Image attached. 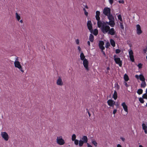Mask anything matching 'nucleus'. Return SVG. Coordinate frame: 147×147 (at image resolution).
Masks as SVG:
<instances>
[{
    "mask_svg": "<svg viewBox=\"0 0 147 147\" xmlns=\"http://www.w3.org/2000/svg\"><path fill=\"white\" fill-rule=\"evenodd\" d=\"M101 52L102 53H103V54L104 55V56L105 57H106V54H105V53L104 52V51H103V50H101Z\"/></svg>",
    "mask_w": 147,
    "mask_h": 147,
    "instance_id": "49530a36",
    "label": "nucleus"
},
{
    "mask_svg": "<svg viewBox=\"0 0 147 147\" xmlns=\"http://www.w3.org/2000/svg\"><path fill=\"white\" fill-rule=\"evenodd\" d=\"M139 147H143V146L141 145H140L139 146Z\"/></svg>",
    "mask_w": 147,
    "mask_h": 147,
    "instance_id": "774afa93",
    "label": "nucleus"
},
{
    "mask_svg": "<svg viewBox=\"0 0 147 147\" xmlns=\"http://www.w3.org/2000/svg\"><path fill=\"white\" fill-rule=\"evenodd\" d=\"M104 45V42L103 41H100L99 43V47L100 49L101 50H103L105 49L103 45Z\"/></svg>",
    "mask_w": 147,
    "mask_h": 147,
    "instance_id": "ddd939ff",
    "label": "nucleus"
},
{
    "mask_svg": "<svg viewBox=\"0 0 147 147\" xmlns=\"http://www.w3.org/2000/svg\"><path fill=\"white\" fill-rule=\"evenodd\" d=\"M129 53L130 60L132 61V62H134V56L133 55V52L132 50H131L129 51Z\"/></svg>",
    "mask_w": 147,
    "mask_h": 147,
    "instance_id": "9b49d317",
    "label": "nucleus"
},
{
    "mask_svg": "<svg viewBox=\"0 0 147 147\" xmlns=\"http://www.w3.org/2000/svg\"><path fill=\"white\" fill-rule=\"evenodd\" d=\"M125 85L126 87H128L129 86V85L127 84V83H125Z\"/></svg>",
    "mask_w": 147,
    "mask_h": 147,
    "instance_id": "5fc2aeb1",
    "label": "nucleus"
},
{
    "mask_svg": "<svg viewBox=\"0 0 147 147\" xmlns=\"http://www.w3.org/2000/svg\"><path fill=\"white\" fill-rule=\"evenodd\" d=\"M98 33V30L95 29L94 30V32L93 33V34L95 36L97 35Z\"/></svg>",
    "mask_w": 147,
    "mask_h": 147,
    "instance_id": "c756f323",
    "label": "nucleus"
},
{
    "mask_svg": "<svg viewBox=\"0 0 147 147\" xmlns=\"http://www.w3.org/2000/svg\"><path fill=\"white\" fill-rule=\"evenodd\" d=\"M124 78L125 81H127L129 80V78L128 76L126 74H124Z\"/></svg>",
    "mask_w": 147,
    "mask_h": 147,
    "instance_id": "bb28decb",
    "label": "nucleus"
},
{
    "mask_svg": "<svg viewBox=\"0 0 147 147\" xmlns=\"http://www.w3.org/2000/svg\"><path fill=\"white\" fill-rule=\"evenodd\" d=\"M15 61L14 62V65L15 67L18 69L22 73L24 71L23 70L22 67L20 62L18 61V57L16 56H15Z\"/></svg>",
    "mask_w": 147,
    "mask_h": 147,
    "instance_id": "f257e3e1",
    "label": "nucleus"
},
{
    "mask_svg": "<svg viewBox=\"0 0 147 147\" xmlns=\"http://www.w3.org/2000/svg\"><path fill=\"white\" fill-rule=\"evenodd\" d=\"M1 135L2 137L5 140L7 141L8 140V135L7 133L5 132H2L1 133Z\"/></svg>",
    "mask_w": 147,
    "mask_h": 147,
    "instance_id": "6e6552de",
    "label": "nucleus"
},
{
    "mask_svg": "<svg viewBox=\"0 0 147 147\" xmlns=\"http://www.w3.org/2000/svg\"><path fill=\"white\" fill-rule=\"evenodd\" d=\"M144 132H145V133L147 134V128L146 129H144Z\"/></svg>",
    "mask_w": 147,
    "mask_h": 147,
    "instance_id": "864d4df0",
    "label": "nucleus"
},
{
    "mask_svg": "<svg viewBox=\"0 0 147 147\" xmlns=\"http://www.w3.org/2000/svg\"><path fill=\"white\" fill-rule=\"evenodd\" d=\"M80 57V59L82 61L84 60L85 59H86L85 58V56H84V53L82 52L81 53Z\"/></svg>",
    "mask_w": 147,
    "mask_h": 147,
    "instance_id": "aec40b11",
    "label": "nucleus"
},
{
    "mask_svg": "<svg viewBox=\"0 0 147 147\" xmlns=\"http://www.w3.org/2000/svg\"><path fill=\"white\" fill-rule=\"evenodd\" d=\"M16 19L18 21H19V20H20L21 18L20 16L18 14V13L17 12H16Z\"/></svg>",
    "mask_w": 147,
    "mask_h": 147,
    "instance_id": "a878e982",
    "label": "nucleus"
},
{
    "mask_svg": "<svg viewBox=\"0 0 147 147\" xmlns=\"http://www.w3.org/2000/svg\"><path fill=\"white\" fill-rule=\"evenodd\" d=\"M147 45H146V48L145 49H143V51L145 53H146L147 51Z\"/></svg>",
    "mask_w": 147,
    "mask_h": 147,
    "instance_id": "c03bdc74",
    "label": "nucleus"
},
{
    "mask_svg": "<svg viewBox=\"0 0 147 147\" xmlns=\"http://www.w3.org/2000/svg\"><path fill=\"white\" fill-rule=\"evenodd\" d=\"M109 1L111 5L113 3V1H114L113 0H109Z\"/></svg>",
    "mask_w": 147,
    "mask_h": 147,
    "instance_id": "37998d69",
    "label": "nucleus"
},
{
    "mask_svg": "<svg viewBox=\"0 0 147 147\" xmlns=\"http://www.w3.org/2000/svg\"><path fill=\"white\" fill-rule=\"evenodd\" d=\"M118 19L121 22L122 21V18L121 14L119 15L118 16Z\"/></svg>",
    "mask_w": 147,
    "mask_h": 147,
    "instance_id": "e433bc0d",
    "label": "nucleus"
},
{
    "mask_svg": "<svg viewBox=\"0 0 147 147\" xmlns=\"http://www.w3.org/2000/svg\"><path fill=\"white\" fill-rule=\"evenodd\" d=\"M84 142L82 140H80L79 141V146L80 147L82 146L83 144H84Z\"/></svg>",
    "mask_w": 147,
    "mask_h": 147,
    "instance_id": "c85d7f7f",
    "label": "nucleus"
},
{
    "mask_svg": "<svg viewBox=\"0 0 147 147\" xmlns=\"http://www.w3.org/2000/svg\"><path fill=\"white\" fill-rule=\"evenodd\" d=\"M139 101L142 103H143L144 102V100L143 99V98L141 97H140L139 99Z\"/></svg>",
    "mask_w": 147,
    "mask_h": 147,
    "instance_id": "473e14b6",
    "label": "nucleus"
},
{
    "mask_svg": "<svg viewBox=\"0 0 147 147\" xmlns=\"http://www.w3.org/2000/svg\"><path fill=\"white\" fill-rule=\"evenodd\" d=\"M120 27L122 29L124 30V27L123 26V23L121 22H120Z\"/></svg>",
    "mask_w": 147,
    "mask_h": 147,
    "instance_id": "58836bf2",
    "label": "nucleus"
},
{
    "mask_svg": "<svg viewBox=\"0 0 147 147\" xmlns=\"http://www.w3.org/2000/svg\"><path fill=\"white\" fill-rule=\"evenodd\" d=\"M83 10L84 11V12H85L86 11V9H85V8H83Z\"/></svg>",
    "mask_w": 147,
    "mask_h": 147,
    "instance_id": "0e129e2a",
    "label": "nucleus"
},
{
    "mask_svg": "<svg viewBox=\"0 0 147 147\" xmlns=\"http://www.w3.org/2000/svg\"><path fill=\"white\" fill-rule=\"evenodd\" d=\"M76 43L77 45L79 44V41L78 39H77L76 40Z\"/></svg>",
    "mask_w": 147,
    "mask_h": 147,
    "instance_id": "8fccbe9b",
    "label": "nucleus"
},
{
    "mask_svg": "<svg viewBox=\"0 0 147 147\" xmlns=\"http://www.w3.org/2000/svg\"><path fill=\"white\" fill-rule=\"evenodd\" d=\"M121 50L119 49H117L116 50L115 52L117 54L121 52Z\"/></svg>",
    "mask_w": 147,
    "mask_h": 147,
    "instance_id": "ea45409f",
    "label": "nucleus"
},
{
    "mask_svg": "<svg viewBox=\"0 0 147 147\" xmlns=\"http://www.w3.org/2000/svg\"><path fill=\"white\" fill-rule=\"evenodd\" d=\"M88 61L86 59H85L84 60H83V65L87 71L89 70L88 67Z\"/></svg>",
    "mask_w": 147,
    "mask_h": 147,
    "instance_id": "423d86ee",
    "label": "nucleus"
},
{
    "mask_svg": "<svg viewBox=\"0 0 147 147\" xmlns=\"http://www.w3.org/2000/svg\"><path fill=\"white\" fill-rule=\"evenodd\" d=\"M84 14L86 16H87L88 15V12L87 11L84 12Z\"/></svg>",
    "mask_w": 147,
    "mask_h": 147,
    "instance_id": "3c124183",
    "label": "nucleus"
},
{
    "mask_svg": "<svg viewBox=\"0 0 147 147\" xmlns=\"http://www.w3.org/2000/svg\"><path fill=\"white\" fill-rule=\"evenodd\" d=\"M85 7L86 8V9H88V6H87V5H86L85 6Z\"/></svg>",
    "mask_w": 147,
    "mask_h": 147,
    "instance_id": "338daca9",
    "label": "nucleus"
},
{
    "mask_svg": "<svg viewBox=\"0 0 147 147\" xmlns=\"http://www.w3.org/2000/svg\"><path fill=\"white\" fill-rule=\"evenodd\" d=\"M82 139L83 140L82 141H83L85 143H87L88 139L87 136H84L82 138Z\"/></svg>",
    "mask_w": 147,
    "mask_h": 147,
    "instance_id": "6ab92c4d",
    "label": "nucleus"
},
{
    "mask_svg": "<svg viewBox=\"0 0 147 147\" xmlns=\"http://www.w3.org/2000/svg\"><path fill=\"white\" fill-rule=\"evenodd\" d=\"M142 98H147V96L146 93L142 95Z\"/></svg>",
    "mask_w": 147,
    "mask_h": 147,
    "instance_id": "a19ab883",
    "label": "nucleus"
},
{
    "mask_svg": "<svg viewBox=\"0 0 147 147\" xmlns=\"http://www.w3.org/2000/svg\"><path fill=\"white\" fill-rule=\"evenodd\" d=\"M120 139L122 140V141L123 142H124L125 140V138H122V137H121L120 138Z\"/></svg>",
    "mask_w": 147,
    "mask_h": 147,
    "instance_id": "603ef678",
    "label": "nucleus"
},
{
    "mask_svg": "<svg viewBox=\"0 0 147 147\" xmlns=\"http://www.w3.org/2000/svg\"><path fill=\"white\" fill-rule=\"evenodd\" d=\"M100 28L102 32L104 34H105L108 32L110 30V27L108 25L105 26L104 25H102V26Z\"/></svg>",
    "mask_w": 147,
    "mask_h": 147,
    "instance_id": "f03ea898",
    "label": "nucleus"
},
{
    "mask_svg": "<svg viewBox=\"0 0 147 147\" xmlns=\"http://www.w3.org/2000/svg\"><path fill=\"white\" fill-rule=\"evenodd\" d=\"M107 102L109 105L111 107H113L115 104V102L111 99L109 100Z\"/></svg>",
    "mask_w": 147,
    "mask_h": 147,
    "instance_id": "f8f14e48",
    "label": "nucleus"
},
{
    "mask_svg": "<svg viewBox=\"0 0 147 147\" xmlns=\"http://www.w3.org/2000/svg\"><path fill=\"white\" fill-rule=\"evenodd\" d=\"M142 64H141V63H140L138 64V67L139 68H141L142 67Z\"/></svg>",
    "mask_w": 147,
    "mask_h": 147,
    "instance_id": "79ce46f5",
    "label": "nucleus"
},
{
    "mask_svg": "<svg viewBox=\"0 0 147 147\" xmlns=\"http://www.w3.org/2000/svg\"><path fill=\"white\" fill-rule=\"evenodd\" d=\"M87 43L89 46H90V42L89 41H88L87 42Z\"/></svg>",
    "mask_w": 147,
    "mask_h": 147,
    "instance_id": "6e6d98bb",
    "label": "nucleus"
},
{
    "mask_svg": "<svg viewBox=\"0 0 147 147\" xmlns=\"http://www.w3.org/2000/svg\"><path fill=\"white\" fill-rule=\"evenodd\" d=\"M140 79V80L142 81H145V78L144 77V76L142 74H140L139 75Z\"/></svg>",
    "mask_w": 147,
    "mask_h": 147,
    "instance_id": "b1692460",
    "label": "nucleus"
},
{
    "mask_svg": "<svg viewBox=\"0 0 147 147\" xmlns=\"http://www.w3.org/2000/svg\"><path fill=\"white\" fill-rule=\"evenodd\" d=\"M113 97L115 100H116L117 98V93L116 90L114 91L113 95Z\"/></svg>",
    "mask_w": 147,
    "mask_h": 147,
    "instance_id": "5701e85b",
    "label": "nucleus"
},
{
    "mask_svg": "<svg viewBox=\"0 0 147 147\" xmlns=\"http://www.w3.org/2000/svg\"><path fill=\"white\" fill-rule=\"evenodd\" d=\"M57 143L60 145H63L65 143L64 140L62 138V136L57 137L56 139Z\"/></svg>",
    "mask_w": 147,
    "mask_h": 147,
    "instance_id": "20e7f679",
    "label": "nucleus"
},
{
    "mask_svg": "<svg viewBox=\"0 0 147 147\" xmlns=\"http://www.w3.org/2000/svg\"><path fill=\"white\" fill-rule=\"evenodd\" d=\"M142 129L143 130L146 129L147 127L145 124L143 123L142 124Z\"/></svg>",
    "mask_w": 147,
    "mask_h": 147,
    "instance_id": "c9c22d12",
    "label": "nucleus"
},
{
    "mask_svg": "<svg viewBox=\"0 0 147 147\" xmlns=\"http://www.w3.org/2000/svg\"><path fill=\"white\" fill-rule=\"evenodd\" d=\"M20 22L21 23H23V21L22 20H21L20 21Z\"/></svg>",
    "mask_w": 147,
    "mask_h": 147,
    "instance_id": "680f3d73",
    "label": "nucleus"
},
{
    "mask_svg": "<svg viewBox=\"0 0 147 147\" xmlns=\"http://www.w3.org/2000/svg\"><path fill=\"white\" fill-rule=\"evenodd\" d=\"M142 92H143V90L141 89H139L137 91V93L139 94H142Z\"/></svg>",
    "mask_w": 147,
    "mask_h": 147,
    "instance_id": "7c9ffc66",
    "label": "nucleus"
},
{
    "mask_svg": "<svg viewBox=\"0 0 147 147\" xmlns=\"http://www.w3.org/2000/svg\"><path fill=\"white\" fill-rule=\"evenodd\" d=\"M110 43L111 45L113 47H115V43L114 40L112 39H111L110 40Z\"/></svg>",
    "mask_w": 147,
    "mask_h": 147,
    "instance_id": "4be33fe9",
    "label": "nucleus"
},
{
    "mask_svg": "<svg viewBox=\"0 0 147 147\" xmlns=\"http://www.w3.org/2000/svg\"><path fill=\"white\" fill-rule=\"evenodd\" d=\"M76 135L75 134H73L72 136L71 139H72V141H74V140H76Z\"/></svg>",
    "mask_w": 147,
    "mask_h": 147,
    "instance_id": "f704fd0d",
    "label": "nucleus"
},
{
    "mask_svg": "<svg viewBox=\"0 0 147 147\" xmlns=\"http://www.w3.org/2000/svg\"><path fill=\"white\" fill-rule=\"evenodd\" d=\"M119 3H124V0H119Z\"/></svg>",
    "mask_w": 147,
    "mask_h": 147,
    "instance_id": "a18cd8bd",
    "label": "nucleus"
},
{
    "mask_svg": "<svg viewBox=\"0 0 147 147\" xmlns=\"http://www.w3.org/2000/svg\"><path fill=\"white\" fill-rule=\"evenodd\" d=\"M96 18L97 22V25L98 27L100 26L101 24V21L100 20V18L99 17L100 12L98 11H96Z\"/></svg>",
    "mask_w": 147,
    "mask_h": 147,
    "instance_id": "7ed1b4c3",
    "label": "nucleus"
},
{
    "mask_svg": "<svg viewBox=\"0 0 147 147\" xmlns=\"http://www.w3.org/2000/svg\"><path fill=\"white\" fill-rule=\"evenodd\" d=\"M87 26L88 29L90 31L91 33H93V30L92 29V24L91 21L90 20H89L88 21L87 23Z\"/></svg>",
    "mask_w": 147,
    "mask_h": 147,
    "instance_id": "0eeeda50",
    "label": "nucleus"
},
{
    "mask_svg": "<svg viewBox=\"0 0 147 147\" xmlns=\"http://www.w3.org/2000/svg\"><path fill=\"white\" fill-rule=\"evenodd\" d=\"M87 145V147H92L91 145H90L88 143H86Z\"/></svg>",
    "mask_w": 147,
    "mask_h": 147,
    "instance_id": "09e8293b",
    "label": "nucleus"
},
{
    "mask_svg": "<svg viewBox=\"0 0 147 147\" xmlns=\"http://www.w3.org/2000/svg\"><path fill=\"white\" fill-rule=\"evenodd\" d=\"M109 22H104V21H101V24L100 26L98 27L99 28H100L102 26V25H104L105 26H106V24H108L109 25Z\"/></svg>",
    "mask_w": 147,
    "mask_h": 147,
    "instance_id": "393cba45",
    "label": "nucleus"
},
{
    "mask_svg": "<svg viewBox=\"0 0 147 147\" xmlns=\"http://www.w3.org/2000/svg\"><path fill=\"white\" fill-rule=\"evenodd\" d=\"M110 46V44L109 42H107L105 44V47L107 48H108Z\"/></svg>",
    "mask_w": 147,
    "mask_h": 147,
    "instance_id": "72a5a7b5",
    "label": "nucleus"
},
{
    "mask_svg": "<svg viewBox=\"0 0 147 147\" xmlns=\"http://www.w3.org/2000/svg\"><path fill=\"white\" fill-rule=\"evenodd\" d=\"M107 70H109L110 69V68L109 67H108L107 68Z\"/></svg>",
    "mask_w": 147,
    "mask_h": 147,
    "instance_id": "e2e57ef3",
    "label": "nucleus"
},
{
    "mask_svg": "<svg viewBox=\"0 0 147 147\" xmlns=\"http://www.w3.org/2000/svg\"><path fill=\"white\" fill-rule=\"evenodd\" d=\"M109 25L112 27H114L115 24V20H109Z\"/></svg>",
    "mask_w": 147,
    "mask_h": 147,
    "instance_id": "f3484780",
    "label": "nucleus"
},
{
    "mask_svg": "<svg viewBox=\"0 0 147 147\" xmlns=\"http://www.w3.org/2000/svg\"><path fill=\"white\" fill-rule=\"evenodd\" d=\"M111 9L108 7H105L103 10V13L106 16H108L111 14Z\"/></svg>",
    "mask_w": 147,
    "mask_h": 147,
    "instance_id": "39448f33",
    "label": "nucleus"
},
{
    "mask_svg": "<svg viewBox=\"0 0 147 147\" xmlns=\"http://www.w3.org/2000/svg\"><path fill=\"white\" fill-rule=\"evenodd\" d=\"M136 32L138 35H140L142 33V31L141 30V27L140 25L138 24L136 26Z\"/></svg>",
    "mask_w": 147,
    "mask_h": 147,
    "instance_id": "1a4fd4ad",
    "label": "nucleus"
},
{
    "mask_svg": "<svg viewBox=\"0 0 147 147\" xmlns=\"http://www.w3.org/2000/svg\"><path fill=\"white\" fill-rule=\"evenodd\" d=\"M107 16L109 20H115L114 17L111 14V13Z\"/></svg>",
    "mask_w": 147,
    "mask_h": 147,
    "instance_id": "a211bd4d",
    "label": "nucleus"
},
{
    "mask_svg": "<svg viewBox=\"0 0 147 147\" xmlns=\"http://www.w3.org/2000/svg\"><path fill=\"white\" fill-rule=\"evenodd\" d=\"M114 60L115 63L119 65L120 67H121L122 65V61L121 60L120 58L119 57L115 58Z\"/></svg>",
    "mask_w": 147,
    "mask_h": 147,
    "instance_id": "9d476101",
    "label": "nucleus"
},
{
    "mask_svg": "<svg viewBox=\"0 0 147 147\" xmlns=\"http://www.w3.org/2000/svg\"><path fill=\"white\" fill-rule=\"evenodd\" d=\"M88 113V115H89V117H90V116H91V114H90V112L89 111H88V112H87Z\"/></svg>",
    "mask_w": 147,
    "mask_h": 147,
    "instance_id": "bf43d9fd",
    "label": "nucleus"
},
{
    "mask_svg": "<svg viewBox=\"0 0 147 147\" xmlns=\"http://www.w3.org/2000/svg\"><path fill=\"white\" fill-rule=\"evenodd\" d=\"M116 55H115L114 56H113V57H114V59L115 58H116Z\"/></svg>",
    "mask_w": 147,
    "mask_h": 147,
    "instance_id": "69168bd1",
    "label": "nucleus"
},
{
    "mask_svg": "<svg viewBox=\"0 0 147 147\" xmlns=\"http://www.w3.org/2000/svg\"><path fill=\"white\" fill-rule=\"evenodd\" d=\"M117 111V110L116 109H114L113 111V113L114 114H115L116 113Z\"/></svg>",
    "mask_w": 147,
    "mask_h": 147,
    "instance_id": "de8ad7c7",
    "label": "nucleus"
},
{
    "mask_svg": "<svg viewBox=\"0 0 147 147\" xmlns=\"http://www.w3.org/2000/svg\"><path fill=\"white\" fill-rule=\"evenodd\" d=\"M115 31L114 29L113 28H111L109 30L108 32V34L111 35H113L115 34Z\"/></svg>",
    "mask_w": 147,
    "mask_h": 147,
    "instance_id": "2eb2a0df",
    "label": "nucleus"
},
{
    "mask_svg": "<svg viewBox=\"0 0 147 147\" xmlns=\"http://www.w3.org/2000/svg\"><path fill=\"white\" fill-rule=\"evenodd\" d=\"M146 86V83L145 81H142V82L141 84V87L142 88H144Z\"/></svg>",
    "mask_w": 147,
    "mask_h": 147,
    "instance_id": "cd10ccee",
    "label": "nucleus"
},
{
    "mask_svg": "<svg viewBox=\"0 0 147 147\" xmlns=\"http://www.w3.org/2000/svg\"><path fill=\"white\" fill-rule=\"evenodd\" d=\"M94 36L92 34H90L89 37V40L91 42H94Z\"/></svg>",
    "mask_w": 147,
    "mask_h": 147,
    "instance_id": "412c9836",
    "label": "nucleus"
},
{
    "mask_svg": "<svg viewBox=\"0 0 147 147\" xmlns=\"http://www.w3.org/2000/svg\"><path fill=\"white\" fill-rule=\"evenodd\" d=\"M135 77H136L137 79H139V76H138V75H136L135 76Z\"/></svg>",
    "mask_w": 147,
    "mask_h": 147,
    "instance_id": "4d7b16f0",
    "label": "nucleus"
},
{
    "mask_svg": "<svg viewBox=\"0 0 147 147\" xmlns=\"http://www.w3.org/2000/svg\"><path fill=\"white\" fill-rule=\"evenodd\" d=\"M92 143L94 145L95 147H96L97 145V143L95 140H93L92 141Z\"/></svg>",
    "mask_w": 147,
    "mask_h": 147,
    "instance_id": "2f4dec72",
    "label": "nucleus"
},
{
    "mask_svg": "<svg viewBox=\"0 0 147 147\" xmlns=\"http://www.w3.org/2000/svg\"><path fill=\"white\" fill-rule=\"evenodd\" d=\"M78 49L79 50V51H80L81 50V48L79 46L78 47Z\"/></svg>",
    "mask_w": 147,
    "mask_h": 147,
    "instance_id": "052dcab7",
    "label": "nucleus"
},
{
    "mask_svg": "<svg viewBox=\"0 0 147 147\" xmlns=\"http://www.w3.org/2000/svg\"><path fill=\"white\" fill-rule=\"evenodd\" d=\"M117 147H122L119 144H118L117 145Z\"/></svg>",
    "mask_w": 147,
    "mask_h": 147,
    "instance_id": "13d9d810",
    "label": "nucleus"
},
{
    "mask_svg": "<svg viewBox=\"0 0 147 147\" xmlns=\"http://www.w3.org/2000/svg\"><path fill=\"white\" fill-rule=\"evenodd\" d=\"M122 105L124 110V111L127 112H128V109H127V105H126L125 102H123L122 104Z\"/></svg>",
    "mask_w": 147,
    "mask_h": 147,
    "instance_id": "dca6fc26",
    "label": "nucleus"
},
{
    "mask_svg": "<svg viewBox=\"0 0 147 147\" xmlns=\"http://www.w3.org/2000/svg\"><path fill=\"white\" fill-rule=\"evenodd\" d=\"M74 144L75 145H77L78 144L79 141L78 140L76 139L74 140Z\"/></svg>",
    "mask_w": 147,
    "mask_h": 147,
    "instance_id": "4c0bfd02",
    "label": "nucleus"
},
{
    "mask_svg": "<svg viewBox=\"0 0 147 147\" xmlns=\"http://www.w3.org/2000/svg\"><path fill=\"white\" fill-rule=\"evenodd\" d=\"M57 84L58 85L62 86L63 85V83L62 82L61 78L59 76L58 79L57 80Z\"/></svg>",
    "mask_w": 147,
    "mask_h": 147,
    "instance_id": "4468645a",
    "label": "nucleus"
}]
</instances>
